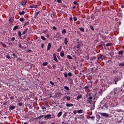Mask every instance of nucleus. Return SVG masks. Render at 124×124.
Here are the masks:
<instances>
[{
  "instance_id": "obj_62",
  "label": "nucleus",
  "mask_w": 124,
  "mask_h": 124,
  "mask_svg": "<svg viewBox=\"0 0 124 124\" xmlns=\"http://www.w3.org/2000/svg\"><path fill=\"white\" fill-rule=\"evenodd\" d=\"M52 29H53V30H54V31L57 30V28L55 26H53Z\"/></svg>"
},
{
  "instance_id": "obj_13",
  "label": "nucleus",
  "mask_w": 124,
  "mask_h": 124,
  "mask_svg": "<svg viewBox=\"0 0 124 124\" xmlns=\"http://www.w3.org/2000/svg\"><path fill=\"white\" fill-rule=\"evenodd\" d=\"M64 43L65 45H67V43H68V41L67 40V38H64Z\"/></svg>"
},
{
  "instance_id": "obj_35",
  "label": "nucleus",
  "mask_w": 124,
  "mask_h": 124,
  "mask_svg": "<svg viewBox=\"0 0 124 124\" xmlns=\"http://www.w3.org/2000/svg\"><path fill=\"white\" fill-rule=\"evenodd\" d=\"M66 116H67V112H65L63 115V118H66Z\"/></svg>"
},
{
  "instance_id": "obj_18",
  "label": "nucleus",
  "mask_w": 124,
  "mask_h": 124,
  "mask_svg": "<svg viewBox=\"0 0 124 124\" xmlns=\"http://www.w3.org/2000/svg\"><path fill=\"white\" fill-rule=\"evenodd\" d=\"M60 56L62 58L64 56V52L63 51H62L60 52Z\"/></svg>"
},
{
  "instance_id": "obj_10",
  "label": "nucleus",
  "mask_w": 124,
  "mask_h": 124,
  "mask_svg": "<svg viewBox=\"0 0 124 124\" xmlns=\"http://www.w3.org/2000/svg\"><path fill=\"white\" fill-rule=\"evenodd\" d=\"M16 107L14 106L10 105V107H9V110H14L15 109Z\"/></svg>"
},
{
  "instance_id": "obj_1",
  "label": "nucleus",
  "mask_w": 124,
  "mask_h": 124,
  "mask_svg": "<svg viewBox=\"0 0 124 124\" xmlns=\"http://www.w3.org/2000/svg\"><path fill=\"white\" fill-rule=\"evenodd\" d=\"M122 92L124 93V91L119 88H115L114 89V94H115V95H118L119 93H122Z\"/></svg>"
},
{
  "instance_id": "obj_53",
  "label": "nucleus",
  "mask_w": 124,
  "mask_h": 124,
  "mask_svg": "<svg viewBox=\"0 0 124 124\" xmlns=\"http://www.w3.org/2000/svg\"><path fill=\"white\" fill-rule=\"evenodd\" d=\"M97 83H98V79H96L95 80V82H94V84H95L96 85L97 84Z\"/></svg>"
},
{
  "instance_id": "obj_14",
  "label": "nucleus",
  "mask_w": 124,
  "mask_h": 124,
  "mask_svg": "<svg viewBox=\"0 0 124 124\" xmlns=\"http://www.w3.org/2000/svg\"><path fill=\"white\" fill-rule=\"evenodd\" d=\"M62 111H60L57 114L58 118H61V117L62 116Z\"/></svg>"
},
{
  "instance_id": "obj_32",
  "label": "nucleus",
  "mask_w": 124,
  "mask_h": 124,
  "mask_svg": "<svg viewBox=\"0 0 124 124\" xmlns=\"http://www.w3.org/2000/svg\"><path fill=\"white\" fill-rule=\"evenodd\" d=\"M100 59H101L102 61H103V60L105 59V56L102 55L100 57Z\"/></svg>"
},
{
  "instance_id": "obj_20",
  "label": "nucleus",
  "mask_w": 124,
  "mask_h": 124,
  "mask_svg": "<svg viewBox=\"0 0 124 124\" xmlns=\"http://www.w3.org/2000/svg\"><path fill=\"white\" fill-rule=\"evenodd\" d=\"M16 30H19V27L16 25L13 28V31H16Z\"/></svg>"
},
{
  "instance_id": "obj_59",
  "label": "nucleus",
  "mask_w": 124,
  "mask_h": 124,
  "mask_svg": "<svg viewBox=\"0 0 124 124\" xmlns=\"http://www.w3.org/2000/svg\"><path fill=\"white\" fill-rule=\"evenodd\" d=\"M120 66H124V63H121L119 64Z\"/></svg>"
},
{
  "instance_id": "obj_38",
  "label": "nucleus",
  "mask_w": 124,
  "mask_h": 124,
  "mask_svg": "<svg viewBox=\"0 0 124 124\" xmlns=\"http://www.w3.org/2000/svg\"><path fill=\"white\" fill-rule=\"evenodd\" d=\"M62 51V46H61L58 49H57V52H61Z\"/></svg>"
},
{
  "instance_id": "obj_61",
  "label": "nucleus",
  "mask_w": 124,
  "mask_h": 124,
  "mask_svg": "<svg viewBox=\"0 0 124 124\" xmlns=\"http://www.w3.org/2000/svg\"><path fill=\"white\" fill-rule=\"evenodd\" d=\"M88 88H89V86H85V87L83 88V89H84V90H87V89H88Z\"/></svg>"
},
{
  "instance_id": "obj_52",
  "label": "nucleus",
  "mask_w": 124,
  "mask_h": 124,
  "mask_svg": "<svg viewBox=\"0 0 124 124\" xmlns=\"http://www.w3.org/2000/svg\"><path fill=\"white\" fill-rule=\"evenodd\" d=\"M49 83L50 84H51V85H52V86H55V84L54 83V82H52V81H50Z\"/></svg>"
},
{
  "instance_id": "obj_28",
  "label": "nucleus",
  "mask_w": 124,
  "mask_h": 124,
  "mask_svg": "<svg viewBox=\"0 0 124 124\" xmlns=\"http://www.w3.org/2000/svg\"><path fill=\"white\" fill-rule=\"evenodd\" d=\"M64 90H66V91H69V87H68L67 86H65L64 87Z\"/></svg>"
},
{
  "instance_id": "obj_26",
  "label": "nucleus",
  "mask_w": 124,
  "mask_h": 124,
  "mask_svg": "<svg viewBox=\"0 0 124 124\" xmlns=\"http://www.w3.org/2000/svg\"><path fill=\"white\" fill-rule=\"evenodd\" d=\"M89 119H91V120H92V121H94V119H95V116H89Z\"/></svg>"
},
{
  "instance_id": "obj_30",
  "label": "nucleus",
  "mask_w": 124,
  "mask_h": 124,
  "mask_svg": "<svg viewBox=\"0 0 124 124\" xmlns=\"http://www.w3.org/2000/svg\"><path fill=\"white\" fill-rule=\"evenodd\" d=\"M67 58L68 59H69L70 60H72V59H73V58H72V56H71L69 55H67Z\"/></svg>"
},
{
  "instance_id": "obj_46",
  "label": "nucleus",
  "mask_w": 124,
  "mask_h": 124,
  "mask_svg": "<svg viewBox=\"0 0 124 124\" xmlns=\"http://www.w3.org/2000/svg\"><path fill=\"white\" fill-rule=\"evenodd\" d=\"M77 110H75L73 111V113L75 114V115H76V114H77Z\"/></svg>"
},
{
  "instance_id": "obj_6",
  "label": "nucleus",
  "mask_w": 124,
  "mask_h": 124,
  "mask_svg": "<svg viewBox=\"0 0 124 124\" xmlns=\"http://www.w3.org/2000/svg\"><path fill=\"white\" fill-rule=\"evenodd\" d=\"M92 101H93V97L92 96H90L88 97L87 99V102L88 103H90V104H91Z\"/></svg>"
},
{
  "instance_id": "obj_58",
  "label": "nucleus",
  "mask_w": 124,
  "mask_h": 124,
  "mask_svg": "<svg viewBox=\"0 0 124 124\" xmlns=\"http://www.w3.org/2000/svg\"><path fill=\"white\" fill-rule=\"evenodd\" d=\"M86 58H87L86 60H89L90 59V55H89V54L87 55L86 56Z\"/></svg>"
},
{
  "instance_id": "obj_8",
  "label": "nucleus",
  "mask_w": 124,
  "mask_h": 124,
  "mask_svg": "<svg viewBox=\"0 0 124 124\" xmlns=\"http://www.w3.org/2000/svg\"><path fill=\"white\" fill-rule=\"evenodd\" d=\"M21 5H26L27 4V0H22L21 3Z\"/></svg>"
},
{
  "instance_id": "obj_17",
  "label": "nucleus",
  "mask_w": 124,
  "mask_h": 124,
  "mask_svg": "<svg viewBox=\"0 0 124 124\" xmlns=\"http://www.w3.org/2000/svg\"><path fill=\"white\" fill-rule=\"evenodd\" d=\"M29 29L27 28L22 33V35H24V34H26L27 32H28Z\"/></svg>"
},
{
  "instance_id": "obj_44",
  "label": "nucleus",
  "mask_w": 124,
  "mask_h": 124,
  "mask_svg": "<svg viewBox=\"0 0 124 124\" xmlns=\"http://www.w3.org/2000/svg\"><path fill=\"white\" fill-rule=\"evenodd\" d=\"M27 25H29V22H26L24 24V26L23 27H25V26H27Z\"/></svg>"
},
{
  "instance_id": "obj_47",
  "label": "nucleus",
  "mask_w": 124,
  "mask_h": 124,
  "mask_svg": "<svg viewBox=\"0 0 124 124\" xmlns=\"http://www.w3.org/2000/svg\"><path fill=\"white\" fill-rule=\"evenodd\" d=\"M54 61H55L57 62H58V59H57V57L53 58Z\"/></svg>"
},
{
  "instance_id": "obj_54",
  "label": "nucleus",
  "mask_w": 124,
  "mask_h": 124,
  "mask_svg": "<svg viewBox=\"0 0 124 124\" xmlns=\"http://www.w3.org/2000/svg\"><path fill=\"white\" fill-rule=\"evenodd\" d=\"M57 1L58 2V3H62V0H57Z\"/></svg>"
},
{
  "instance_id": "obj_4",
  "label": "nucleus",
  "mask_w": 124,
  "mask_h": 124,
  "mask_svg": "<svg viewBox=\"0 0 124 124\" xmlns=\"http://www.w3.org/2000/svg\"><path fill=\"white\" fill-rule=\"evenodd\" d=\"M119 81H120V78H115V79L112 80V83L113 84L117 85V82H119Z\"/></svg>"
},
{
  "instance_id": "obj_16",
  "label": "nucleus",
  "mask_w": 124,
  "mask_h": 124,
  "mask_svg": "<svg viewBox=\"0 0 124 124\" xmlns=\"http://www.w3.org/2000/svg\"><path fill=\"white\" fill-rule=\"evenodd\" d=\"M84 112V110L83 109H80V110H78L77 112L78 114H82Z\"/></svg>"
},
{
  "instance_id": "obj_2",
  "label": "nucleus",
  "mask_w": 124,
  "mask_h": 124,
  "mask_svg": "<svg viewBox=\"0 0 124 124\" xmlns=\"http://www.w3.org/2000/svg\"><path fill=\"white\" fill-rule=\"evenodd\" d=\"M100 114H101V115L103 117H104L105 118H110V115H109L108 113L102 112V113H100Z\"/></svg>"
},
{
  "instance_id": "obj_34",
  "label": "nucleus",
  "mask_w": 124,
  "mask_h": 124,
  "mask_svg": "<svg viewBox=\"0 0 124 124\" xmlns=\"http://www.w3.org/2000/svg\"><path fill=\"white\" fill-rule=\"evenodd\" d=\"M48 62H45L43 63V65L44 66H46V65H47Z\"/></svg>"
},
{
  "instance_id": "obj_29",
  "label": "nucleus",
  "mask_w": 124,
  "mask_h": 124,
  "mask_svg": "<svg viewBox=\"0 0 124 124\" xmlns=\"http://www.w3.org/2000/svg\"><path fill=\"white\" fill-rule=\"evenodd\" d=\"M119 55H123L124 54V50H122L118 52Z\"/></svg>"
},
{
  "instance_id": "obj_5",
  "label": "nucleus",
  "mask_w": 124,
  "mask_h": 124,
  "mask_svg": "<svg viewBox=\"0 0 124 124\" xmlns=\"http://www.w3.org/2000/svg\"><path fill=\"white\" fill-rule=\"evenodd\" d=\"M64 76L65 78H67L68 76H72V73L71 72H68V74L67 72L64 73Z\"/></svg>"
},
{
  "instance_id": "obj_36",
  "label": "nucleus",
  "mask_w": 124,
  "mask_h": 124,
  "mask_svg": "<svg viewBox=\"0 0 124 124\" xmlns=\"http://www.w3.org/2000/svg\"><path fill=\"white\" fill-rule=\"evenodd\" d=\"M90 28L91 29V30H92V31H94V28H93V27L92 25H90Z\"/></svg>"
},
{
  "instance_id": "obj_24",
  "label": "nucleus",
  "mask_w": 124,
  "mask_h": 124,
  "mask_svg": "<svg viewBox=\"0 0 124 124\" xmlns=\"http://www.w3.org/2000/svg\"><path fill=\"white\" fill-rule=\"evenodd\" d=\"M95 102H96V101L94 100L93 101V105L92 106L93 108L94 109L95 108Z\"/></svg>"
},
{
  "instance_id": "obj_15",
  "label": "nucleus",
  "mask_w": 124,
  "mask_h": 124,
  "mask_svg": "<svg viewBox=\"0 0 124 124\" xmlns=\"http://www.w3.org/2000/svg\"><path fill=\"white\" fill-rule=\"evenodd\" d=\"M51 43H49L47 45V51H49V50L51 49Z\"/></svg>"
},
{
  "instance_id": "obj_25",
  "label": "nucleus",
  "mask_w": 124,
  "mask_h": 124,
  "mask_svg": "<svg viewBox=\"0 0 124 124\" xmlns=\"http://www.w3.org/2000/svg\"><path fill=\"white\" fill-rule=\"evenodd\" d=\"M0 44L1 45H2V46H3V47H4V48H6V45H5V44L2 43V42H1L0 43Z\"/></svg>"
},
{
  "instance_id": "obj_3",
  "label": "nucleus",
  "mask_w": 124,
  "mask_h": 124,
  "mask_svg": "<svg viewBox=\"0 0 124 124\" xmlns=\"http://www.w3.org/2000/svg\"><path fill=\"white\" fill-rule=\"evenodd\" d=\"M82 47V42H78L77 44V48L80 49Z\"/></svg>"
},
{
  "instance_id": "obj_64",
  "label": "nucleus",
  "mask_w": 124,
  "mask_h": 124,
  "mask_svg": "<svg viewBox=\"0 0 124 124\" xmlns=\"http://www.w3.org/2000/svg\"><path fill=\"white\" fill-rule=\"evenodd\" d=\"M18 105L19 106H22L23 105V103L22 102L19 103Z\"/></svg>"
},
{
  "instance_id": "obj_50",
  "label": "nucleus",
  "mask_w": 124,
  "mask_h": 124,
  "mask_svg": "<svg viewBox=\"0 0 124 124\" xmlns=\"http://www.w3.org/2000/svg\"><path fill=\"white\" fill-rule=\"evenodd\" d=\"M10 99H11V100H13V99H15V97H14V96H11L10 97Z\"/></svg>"
},
{
  "instance_id": "obj_23",
  "label": "nucleus",
  "mask_w": 124,
  "mask_h": 124,
  "mask_svg": "<svg viewBox=\"0 0 124 124\" xmlns=\"http://www.w3.org/2000/svg\"><path fill=\"white\" fill-rule=\"evenodd\" d=\"M13 59H15V58H17V54L16 53H14L13 54Z\"/></svg>"
},
{
  "instance_id": "obj_9",
  "label": "nucleus",
  "mask_w": 124,
  "mask_h": 124,
  "mask_svg": "<svg viewBox=\"0 0 124 124\" xmlns=\"http://www.w3.org/2000/svg\"><path fill=\"white\" fill-rule=\"evenodd\" d=\"M30 8H37V7H38V6L37 5L32 4L30 5Z\"/></svg>"
},
{
  "instance_id": "obj_27",
  "label": "nucleus",
  "mask_w": 124,
  "mask_h": 124,
  "mask_svg": "<svg viewBox=\"0 0 124 124\" xmlns=\"http://www.w3.org/2000/svg\"><path fill=\"white\" fill-rule=\"evenodd\" d=\"M41 38L42 39V40H44V41H46V38H45L44 36H41Z\"/></svg>"
},
{
  "instance_id": "obj_42",
  "label": "nucleus",
  "mask_w": 124,
  "mask_h": 124,
  "mask_svg": "<svg viewBox=\"0 0 124 124\" xmlns=\"http://www.w3.org/2000/svg\"><path fill=\"white\" fill-rule=\"evenodd\" d=\"M73 3H74V4H76V5H79V3H78L75 1L73 2Z\"/></svg>"
},
{
  "instance_id": "obj_55",
  "label": "nucleus",
  "mask_w": 124,
  "mask_h": 124,
  "mask_svg": "<svg viewBox=\"0 0 124 124\" xmlns=\"http://www.w3.org/2000/svg\"><path fill=\"white\" fill-rule=\"evenodd\" d=\"M96 118H98V120H100V115L98 114L96 115Z\"/></svg>"
},
{
  "instance_id": "obj_40",
  "label": "nucleus",
  "mask_w": 124,
  "mask_h": 124,
  "mask_svg": "<svg viewBox=\"0 0 124 124\" xmlns=\"http://www.w3.org/2000/svg\"><path fill=\"white\" fill-rule=\"evenodd\" d=\"M79 30L80 31H82V32L85 31V30H84L83 28H79Z\"/></svg>"
},
{
  "instance_id": "obj_21",
  "label": "nucleus",
  "mask_w": 124,
  "mask_h": 124,
  "mask_svg": "<svg viewBox=\"0 0 124 124\" xmlns=\"http://www.w3.org/2000/svg\"><path fill=\"white\" fill-rule=\"evenodd\" d=\"M62 34H65L66 33V29H63L62 31Z\"/></svg>"
},
{
  "instance_id": "obj_19",
  "label": "nucleus",
  "mask_w": 124,
  "mask_h": 124,
  "mask_svg": "<svg viewBox=\"0 0 124 124\" xmlns=\"http://www.w3.org/2000/svg\"><path fill=\"white\" fill-rule=\"evenodd\" d=\"M18 35L19 38H21V37H22V32H21V31H19L18 32Z\"/></svg>"
},
{
  "instance_id": "obj_41",
  "label": "nucleus",
  "mask_w": 124,
  "mask_h": 124,
  "mask_svg": "<svg viewBox=\"0 0 124 124\" xmlns=\"http://www.w3.org/2000/svg\"><path fill=\"white\" fill-rule=\"evenodd\" d=\"M19 21L20 22H24V17H21L20 19H19Z\"/></svg>"
},
{
  "instance_id": "obj_37",
  "label": "nucleus",
  "mask_w": 124,
  "mask_h": 124,
  "mask_svg": "<svg viewBox=\"0 0 124 124\" xmlns=\"http://www.w3.org/2000/svg\"><path fill=\"white\" fill-rule=\"evenodd\" d=\"M10 40H11V41H15V37H12L11 38H10Z\"/></svg>"
},
{
  "instance_id": "obj_7",
  "label": "nucleus",
  "mask_w": 124,
  "mask_h": 124,
  "mask_svg": "<svg viewBox=\"0 0 124 124\" xmlns=\"http://www.w3.org/2000/svg\"><path fill=\"white\" fill-rule=\"evenodd\" d=\"M51 114H47L44 116V118H45L46 120H48L49 118H50V119H53V117H51Z\"/></svg>"
},
{
  "instance_id": "obj_31",
  "label": "nucleus",
  "mask_w": 124,
  "mask_h": 124,
  "mask_svg": "<svg viewBox=\"0 0 124 124\" xmlns=\"http://www.w3.org/2000/svg\"><path fill=\"white\" fill-rule=\"evenodd\" d=\"M25 13V12L24 11H22V12H19V14H20V15H24Z\"/></svg>"
},
{
  "instance_id": "obj_43",
  "label": "nucleus",
  "mask_w": 124,
  "mask_h": 124,
  "mask_svg": "<svg viewBox=\"0 0 124 124\" xmlns=\"http://www.w3.org/2000/svg\"><path fill=\"white\" fill-rule=\"evenodd\" d=\"M43 117H44V115H40L39 117H38V118H39V119L41 120L42 118H43Z\"/></svg>"
},
{
  "instance_id": "obj_45",
  "label": "nucleus",
  "mask_w": 124,
  "mask_h": 124,
  "mask_svg": "<svg viewBox=\"0 0 124 124\" xmlns=\"http://www.w3.org/2000/svg\"><path fill=\"white\" fill-rule=\"evenodd\" d=\"M73 19H74V22H76V21H77V17H76V16H74L73 17Z\"/></svg>"
},
{
  "instance_id": "obj_22",
  "label": "nucleus",
  "mask_w": 124,
  "mask_h": 124,
  "mask_svg": "<svg viewBox=\"0 0 124 124\" xmlns=\"http://www.w3.org/2000/svg\"><path fill=\"white\" fill-rule=\"evenodd\" d=\"M80 98H82V95L81 94H79L78 95L77 97V100H79V99H80Z\"/></svg>"
},
{
  "instance_id": "obj_12",
  "label": "nucleus",
  "mask_w": 124,
  "mask_h": 124,
  "mask_svg": "<svg viewBox=\"0 0 124 124\" xmlns=\"http://www.w3.org/2000/svg\"><path fill=\"white\" fill-rule=\"evenodd\" d=\"M66 107H72L73 106V104H69V103H66Z\"/></svg>"
},
{
  "instance_id": "obj_48",
  "label": "nucleus",
  "mask_w": 124,
  "mask_h": 124,
  "mask_svg": "<svg viewBox=\"0 0 124 124\" xmlns=\"http://www.w3.org/2000/svg\"><path fill=\"white\" fill-rule=\"evenodd\" d=\"M6 59H10V55H9L8 54L6 55Z\"/></svg>"
},
{
  "instance_id": "obj_49",
  "label": "nucleus",
  "mask_w": 124,
  "mask_h": 124,
  "mask_svg": "<svg viewBox=\"0 0 124 124\" xmlns=\"http://www.w3.org/2000/svg\"><path fill=\"white\" fill-rule=\"evenodd\" d=\"M111 45H112V44L111 43H108L107 45H106V46L107 47H108L109 46H111Z\"/></svg>"
},
{
  "instance_id": "obj_63",
  "label": "nucleus",
  "mask_w": 124,
  "mask_h": 124,
  "mask_svg": "<svg viewBox=\"0 0 124 124\" xmlns=\"http://www.w3.org/2000/svg\"><path fill=\"white\" fill-rule=\"evenodd\" d=\"M52 67L54 69H56V64H53Z\"/></svg>"
},
{
  "instance_id": "obj_33",
  "label": "nucleus",
  "mask_w": 124,
  "mask_h": 124,
  "mask_svg": "<svg viewBox=\"0 0 124 124\" xmlns=\"http://www.w3.org/2000/svg\"><path fill=\"white\" fill-rule=\"evenodd\" d=\"M65 97L67 99V100H70V99H71V97L69 96H65Z\"/></svg>"
},
{
  "instance_id": "obj_60",
  "label": "nucleus",
  "mask_w": 124,
  "mask_h": 124,
  "mask_svg": "<svg viewBox=\"0 0 124 124\" xmlns=\"http://www.w3.org/2000/svg\"><path fill=\"white\" fill-rule=\"evenodd\" d=\"M91 73H93V68L91 69Z\"/></svg>"
},
{
  "instance_id": "obj_56",
  "label": "nucleus",
  "mask_w": 124,
  "mask_h": 124,
  "mask_svg": "<svg viewBox=\"0 0 124 124\" xmlns=\"http://www.w3.org/2000/svg\"><path fill=\"white\" fill-rule=\"evenodd\" d=\"M103 91V89H100L99 93H100V94L102 93Z\"/></svg>"
},
{
  "instance_id": "obj_51",
  "label": "nucleus",
  "mask_w": 124,
  "mask_h": 124,
  "mask_svg": "<svg viewBox=\"0 0 124 124\" xmlns=\"http://www.w3.org/2000/svg\"><path fill=\"white\" fill-rule=\"evenodd\" d=\"M70 85H73V80L71 79L70 80Z\"/></svg>"
},
{
  "instance_id": "obj_39",
  "label": "nucleus",
  "mask_w": 124,
  "mask_h": 124,
  "mask_svg": "<svg viewBox=\"0 0 124 124\" xmlns=\"http://www.w3.org/2000/svg\"><path fill=\"white\" fill-rule=\"evenodd\" d=\"M69 21H70V22H73V18L72 17V16H71L69 18Z\"/></svg>"
},
{
  "instance_id": "obj_57",
  "label": "nucleus",
  "mask_w": 124,
  "mask_h": 124,
  "mask_svg": "<svg viewBox=\"0 0 124 124\" xmlns=\"http://www.w3.org/2000/svg\"><path fill=\"white\" fill-rule=\"evenodd\" d=\"M121 24H122L121 22H117V25H118V27H120V26H121Z\"/></svg>"
},
{
  "instance_id": "obj_11",
  "label": "nucleus",
  "mask_w": 124,
  "mask_h": 124,
  "mask_svg": "<svg viewBox=\"0 0 124 124\" xmlns=\"http://www.w3.org/2000/svg\"><path fill=\"white\" fill-rule=\"evenodd\" d=\"M84 118H85V116L83 115H80L78 118L79 120H84Z\"/></svg>"
}]
</instances>
